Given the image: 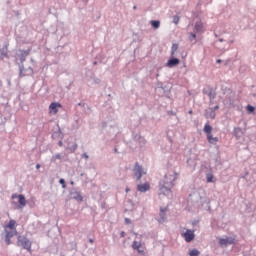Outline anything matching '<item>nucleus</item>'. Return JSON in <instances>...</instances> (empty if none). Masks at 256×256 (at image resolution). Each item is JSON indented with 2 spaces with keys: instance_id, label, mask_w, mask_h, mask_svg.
<instances>
[{
  "instance_id": "obj_13",
  "label": "nucleus",
  "mask_w": 256,
  "mask_h": 256,
  "mask_svg": "<svg viewBox=\"0 0 256 256\" xmlns=\"http://www.w3.org/2000/svg\"><path fill=\"white\" fill-rule=\"evenodd\" d=\"M215 110L213 108H208L206 110V117H208L209 119H215Z\"/></svg>"
},
{
  "instance_id": "obj_3",
  "label": "nucleus",
  "mask_w": 256,
  "mask_h": 256,
  "mask_svg": "<svg viewBox=\"0 0 256 256\" xmlns=\"http://www.w3.org/2000/svg\"><path fill=\"white\" fill-rule=\"evenodd\" d=\"M17 245L18 247H23V249H26L27 251H31V241L26 237L19 236Z\"/></svg>"
},
{
  "instance_id": "obj_6",
  "label": "nucleus",
  "mask_w": 256,
  "mask_h": 256,
  "mask_svg": "<svg viewBox=\"0 0 256 256\" xmlns=\"http://www.w3.org/2000/svg\"><path fill=\"white\" fill-rule=\"evenodd\" d=\"M61 103L59 102H52L49 106V113L50 115H57L59 113V109H61Z\"/></svg>"
},
{
  "instance_id": "obj_19",
  "label": "nucleus",
  "mask_w": 256,
  "mask_h": 256,
  "mask_svg": "<svg viewBox=\"0 0 256 256\" xmlns=\"http://www.w3.org/2000/svg\"><path fill=\"white\" fill-rule=\"evenodd\" d=\"M200 254H201V252H199V250H197V249L190 250V252H189L190 256H199Z\"/></svg>"
},
{
  "instance_id": "obj_34",
  "label": "nucleus",
  "mask_w": 256,
  "mask_h": 256,
  "mask_svg": "<svg viewBox=\"0 0 256 256\" xmlns=\"http://www.w3.org/2000/svg\"><path fill=\"white\" fill-rule=\"evenodd\" d=\"M89 242H90V243H93V239H90Z\"/></svg>"
},
{
  "instance_id": "obj_27",
  "label": "nucleus",
  "mask_w": 256,
  "mask_h": 256,
  "mask_svg": "<svg viewBox=\"0 0 256 256\" xmlns=\"http://www.w3.org/2000/svg\"><path fill=\"white\" fill-rule=\"evenodd\" d=\"M125 223H126V225H131V219L125 218Z\"/></svg>"
},
{
  "instance_id": "obj_14",
  "label": "nucleus",
  "mask_w": 256,
  "mask_h": 256,
  "mask_svg": "<svg viewBox=\"0 0 256 256\" xmlns=\"http://www.w3.org/2000/svg\"><path fill=\"white\" fill-rule=\"evenodd\" d=\"M207 140H208V143L213 144V143H217L219 141V138L213 137V134H208Z\"/></svg>"
},
{
  "instance_id": "obj_16",
  "label": "nucleus",
  "mask_w": 256,
  "mask_h": 256,
  "mask_svg": "<svg viewBox=\"0 0 256 256\" xmlns=\"http://www.w3.org/2000/svg\"><path fill=\"white\" fill-rule=\"evenodd\" d=\"M150 25H152L154 29H159V27H161V22L159 20H152L150 21Z\"/></svg>"
},
{
  "instance_id": "obj_8",
  "label": "nucleus",
  "mask_w": 256,
  "mask_h": 256,
  "mask_svg": "<svg viewBox=\"0 0 256 256\" xmlns=\"http://www.w3.org/2000/svg\"><path fill=\"white\" fill-rule=\"evenodd\" d=\"M143 167L139 165V163H136L134 166V175L137 177V181H141V177H143Z\"/></svg>"
},
{
  "instance_id": "obj_5",
  "label": "nucleus",
  "mask_w": 256,
  "mask_h": 256,
  "mask_svg": "<svg viewBox=\"0 0 256 256\" xmlns=\"http://www.w3.org/2000/svg\"><path fill=\"white\" fill-rule=\"evenodd\" d=\"M182 237L185 239L186 243H191V241L195 239V231L186 229V231L182 233Z\"/></svg>"
},
{
  "instance_id": "obj_31",
  "label": "nucleus",
  "mask_w": 256,
  "mask_h": 256,
  "mask_svg": "<svg viewBox=\"0 0 256 256\" xmlns=\"http://www.w3.org/2000/svg\"><path fill=\"white\" fill-rule=\"evenodd\" d=\"M56 159H61V155L57 154Z\"/></svg>"
},
{
  "instance_id": "obj_12",
  "label": "nucleus",
  "mask_w": 256,
  "mask_h": 256,
  "mask_svg": "<svg viewBox=\"0 0 256 256\" xmlns=\"http://www.w3.org/2000/svg\"><path fill=\"white\" fill-rule=\"evenodd\" d=\"M196 33H203L204 28H203V22H197L195 24V28H194Z\"/></svg>"
},
{
  "instance_id": "obj_25",
  "label": "nucleus",
  "mask_w": 256,
  "mask_h": 256,
  "mask_svg": "<svg viewBox=\"0 0 256 256\" xmlns=\"http://www.w3.org/2000/svg\"><path fill=\"white\" fill-rule=\"evenodd\" d=\"M179 49V45L178 44H173L172 45V53H175V51H177Z\"/></svg>"
},
{
  "instance_id": "obj_29",
  "label": "nucleus",
  "mask_w": 256,
  "mask_h": 256,
  "mask_svg": "<svg viewBox=\"0 0 256 256\" xmlns=\"http://www.w3.org/2000/svg\"><path fill=\"white\" fill-rule=\"evenodd\" d=\"M83 157H85V159H89V155H87L86 153L83 154Z\"/></svg>"
},
{
  "instance_id": "obj_26",
  "label": "nucleus",
  "mask_w": 256,
  "mask_h": 256,
  "mask_svg": "<svg viewBox=\"0 0 256 256\" xmlns=\"http://www.w3.org/2000/svg\"><path fill=\"white\" fill-rule=\"evenodd\" d=\"M59 183L62 185L63 188H65V179H60Z\"/></svg>"
},
{
  "instance_id": "obj_23",
  "label": "nucleus",
  "mask_w": 256,
  "mask_h": 256,
  "mask_svg": "<svg viewBox=\"0 0 256 256\" xmlns=\"http://www.w3.org/2000/svg\"><path fill=\"white\" fill-rule=\"evenodd\" d=\"M189 39L190 41H195V39H197V35H195V33H190Z\"/></svg>"
},
{
  "instance_id": "obj_32",
  "label": "nucleus",
  "mask_w": 256,
  "mask_h": 256,
  "mask_svg": "<svg viewBox=\"0 0 256 256\" xmlns=\"http://www.w3.org/2000/svg\"><path fill=\"white\" fill-rule=\"evenodd\" d=\"M121 237H125V232H121Z\"/></svg>"
},
{
  "instance_id": "obj_1",
  "label": "nucleus",
  "mask_w": 256,
  "mask_h": 256,
  "mask_svg": "<svg viewBox=\"0 0 256 256\" xmlns=\"http://www.w3.org/2000/svg\"><path fill=\"white\" fill-rule=\"evenodd\" d=\"M177 179V173L173 172L171 174H166L162 180L159 182V197L162 195L166 197H173V192L171 191L175 185Z\"/></svg>"
},
{
  "instance_id": "obj_36",
  "label": "nucleus",
  "mask_w": 256,
  "mask_h": 256,
  "mask_svg": "<svg viewBox=\"0 0 256 256\" xmlns=\"http://www.w3.org/2000/svg\"><path fill=\"white\" fill-rule=\"evenodd\" d=\"M217 63H221V60H217Z\"/></svg>"
},
{
  "instance_id": "obj_7",
  "label": "nucleus",
  "mask_w": 256,
  "mask_h": 256,
  "mask_svg": "<svg viewBox=\"0 0 256 256\" xmlns=\"http://www.w3.org/2000/svg\"><path fill=\"white\" fill-rule=\"evenodd\" d=\"M29 75H33V68L30 66H20V77H29Z\"/></svg>"
},
{
  "instance_id": "obj_30",
  "label": "nucleus",
  "mask_w": 256,
  "mask_h": 256,
  "mask_svg": "<svg viewBox=\"0 0 256 256\" xmlns=\"http://www.w3.org/2000/svg\"><path fill=\"white\" fill-rule=\"evenodd\" d=\"M36 169H41V165H40V164H37V165H36Z\"/></svg>"
},
{
  "instance_id": "obj_21",
  "label": "nucleus",
  "mask_w": 256,
  "mask_h": 256,
  "mask_svg": "<svg viewBox=\"0 0 256 256\" xmlns=\"http://www.w3.org/2000/svg\"><path fill=\"white\" fill-rule=\"evenodd\" d=\"M179 20H180L179 16H173V23L175 25H179Z\"/></svg>"
},
{
  "instance_id": "obj_20",
  "label": "nucleus",
  "mask_w": 256,
  "mask_h": 256,
  "mask_svg": "<svg viewBox=\"0 0 256 256\" xmlns=\"http://www.w3.org/2000/svg\"><path fill=\"white\" fill-rule=\"evenodd\" d=\"M165 211H166V209H161V211H160V217H161L162 221H165V219H166Z\"/></svg>"
},
{
  "instance_id": "obj_4",
  "label": "nucleus",
  "mask_w": 256,
  "mask_h": 256,
  "mask_svg": "<svg viewBox=\"0 0 256 256\" xmlns=\"http://www.w3.org/2000/svg\"><path fill=\"white\" fill-rule=\"evenodd\" d=\"M12 199H18L19 209H23L27 205V200L23 194H13Z\"/></svg>"
},
{
  "instance_id": "obj_18",
  "label": "nucleus",
  "mask_w": 256,
  "mask_h": 256,
  "mask_svg": "<svg viewBox=\"0 0 256 256\" xmlns=\"http://www.w3.org/2000/svg\"><path fill=\"white\" fill-rule=\"evenodd\" d=\"M167 65H179V59L172 58L168 61Z\"/></svg>"
},
{
  "instance_id": "obj_2",
  "label": "nucleus",
  "mask_w": 256,
  "mask_h": 256,
  "mask_svg": "<svg viewBox=\"0 0 256 256\" xmlns=\"http://www.w3.org/2000/svg\"><path fill=\"white\" fill-rule=\"evenodd\" d=\"M4 231L6 233V236H5L6 244L11 245L12 237H15V235H17V222L11 219L9 223L4 226Z\"/></svg>"
},
{
  "instance_id": "obj_37",
  "label": "nucleus",
  "mask_w": 256,
  "mask_h": 256,
  "mask_svg": "<svg viewBox=\"0 0 256 256\" xmlns=\"http://www.w3.org/2000/svg\"><path fill=\"white\" fill-rule=\"evenodd\" d=\"M128 191H129V188L126 189V192H127V193H128Z\"/></svg>"
},
{
  "instance_id": "obj_17",
  "label": "nucleus",
  "mask_w": 256,
  "mask_h": 256,
  "mask_svg": "<svg viewBox=\"0 0 256 256\" xmlns=\"http://www.w3.org/2000/svg\"><path fill=\"white\" fill-rule=\"evenodd\" d=\"M72 198H74L76 201H83V196L79 192H73Z\"/></svg>"
},
{
  "instance_id": "obj_10",
  "label": "nucleus",
  "mask_w": 256,
  "mask_h": 256,
  "mask_svg": "<svg viewBox=\"0 0 256 256\" xmlns=\"http://www.w3.org/2000/svg\"><path fill=\"white\" fill-rule=\"evenodd\" d=\"M133 249L138 251L141 255H145V247L141 244V242L134 241L132 244Z\"/></svg>"
},
{
  "instance_id": "obj_35",
  "label": "nucleus",
  "mask_w": 256,
  "mask_h": 256,
  "mask_svg": "<svg viewBox=\"0 0 256 256\" xmlns=\"http://www.w3.org/2000/svg\"><path fill=\"white\" fill-rule=\"evenodd\" d=\"M133 9H134V10L137 9V6H134Z\"/></svg>"
},
{
  "instance_id": "obj_28",
  "label": "nucleus",
  "mask_w": 256,
  "mask_h": 256,
  "mask_svg": "<svg viewBox=\"0 0 256 256\" xmlns=\"http://www.w3.org/2000/svg\"><path fill=\"white\" fill-rule=\"evenodd\" d=\"M217 109H219V105H216V106L213 108L214 111H217Z\"/></svg>"
},
{
  "instance_id": "obj_11",
  "label": "nucleus",
  "mask_w": 256,
  "mask_h": 256,
  "mask_svg": "<svg viewBox=\"0 0 256 256\" xmlns=\"http://www.w3.org/2000/svg\"><path fill=\"white\" fill-rule=\"evenodd\" d=\"M150 189L151 185L149 184V182L137 185V191H139L140 193H147V191H149Z\"/></svg>"
},
{
  "instance_id": "obj_33",
  "label": "nucleus",
  "mask_w": 256,
  "mask_h": 256,
  "mask_svg": "<svg viewBox=\"0 0 256 256\" xmlns=\"http://www.w3.org/2000/svg\"><path fill=\"white\" fill-rule=\"evenodd\" d=\"M189 115H193V110H189Z\"/></svg>"
},
{
  "instance_id": "obj_9",
  "label": "nucleus",
  "mask_w": 256,
  "mask_h": 256,
  "mask_svg": "<svg viewBox=\"0 0 256 256\" xmlns=\"http://www.w3.org/2000/svg\"><path fill=\"white\" fill-rule=\"evenodd\" d=\"M235 238H220L219 245L227 247V245H235Z\"/></svg>"
},
{
  "instance_id": "obj_22",
  "label": "nucleus",
  "mask_w": 256,
  "mask_h": 256,
  "mask_svg": "<svg viewBox=\"0 0 256 256\" xmlns=\"http://www.w3.org/2000/svg\"><path fill=\"white\" fill-rule=\"evenodd\" d=\"M207 183H213V174L207 175Z\"/></svg>"
},
{
  "instance_id": "obj_15",
  "label": "nucleus",
  "mask_w": 256,
  "mask_h": 256,
  "mask_svg": "<svg viewBox=\"0 0 256 256\" xmlns=\"http://www.w3.org/2000/svg\"><path fill=\"white\" fill-rule=\"evenodd\" d=\"M211 131H213V127H211L209 123H206L204 126V133H206V135H211Z\"/></svg>"
},
{
  "instance_id": "obj_24",
  "label": "nucleus",
  "mask_w": 256,
  "mask_h": 256,
  "mask_svg": "<svg viewBox=\"0 0 256 256\" xmlns=\"http://www.w3.org/2000/svg\"><path fill=\"white\" fill-rule=\"evenodd\" d=\"M247 111H248V113H253V111H255V107H253L251 105H248L247 106Z\"/></svg>"
}]
</instances>
